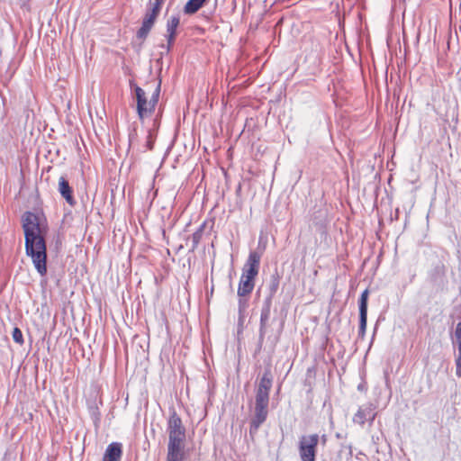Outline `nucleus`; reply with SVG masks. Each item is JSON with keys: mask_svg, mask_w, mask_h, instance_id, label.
Instances as JSON below:
<instances>
[{"mask_svg": "<svg viewBox=\"0 0 461 461\" xmlns=\"http://www.w3.org/2000/svg\"><path fill=\"white\" fill-rule=\"evenodd\" d=\"M369 290L366 289L362 292L358 306H359V330L358 334L364 337L366 330L367 322V303H368Z\"/></svg>", "mask_w": 461, "mask_h": 461, "instance_id": "7", "label": "nucleus"}, {"mask_svg": "<svg viewBox=\"0 0 461 461\" xmlns=\"http://www.w3.org/2000/svg\"><path fill=\"white\" fill-rule=\"evenodd\" d=\"M122 455V444L118 442H113L106 447L103 456V461H120Z\"/></svg>", "mask_w": 461, "mask_h": 461, "instance_id": "12", "label": "nucleus"}, {"mask_svg": "<svg viewBox=\"0 0 461 461\" xmlns=\"http://www.w3.org/2000/svg\"><path fill=\"white\" fill-rule=\"evenodd\" d=\"M157 16L147 12L143 19L142 25L137 32L138 38L144 39L147 37L152 26L154 25Z\"/></svg>", "mask_w": 461, "mask_h": 461, "instance_id": "13", "label": "nucleus"}, {"mask_svg": "<svg viewBox=\"0 0 461 461\" xmlns=\"http://www.w3.org/2000/svg\"><path fill=\"white\" fill-rule=\"evenodd\" d=\"M203 233V227H201L198 230H196L194 233L192 234V241H193V248L194 249L197 244L199 243Z\"/></svg>", "mask_w": 461, "mask_h": 461, "instance_id": "20", "label": "nucleus"}, {"mask_svg": "<svg viewBox=\"0 0 461 461\" xmlns=\"http://www.w3.org/2000/svg\"><path fill=\"white\" fill-rule=\"evenodd\" d=\"M261 255L257 251H250L242 268L240 277L255 280L259 271Z\"/></svg>", "mask_w": 461, "mask_h": 461, "instance_id": "6", "label": "nucleus"}, {"mask_svg": "<svg viewBox=\"0 0 461 461\" xmlns=\"http://www.w3.org/2000/svg\"><path fill=\"white\" fill-rule=\"evenodd\" d=\"M270 317V300L266 303V305L261 310L260 314V327H259V342L263 341V339L267 332V324Z\"/></svg>", "mask_w": 461, "mask_h": 461, "instance_id": "14", "label": "nucleus"}, {"mask_svg": "<svg viewBox=\"0 0 461 461\" xmlns=\"http://www.w3.org/2000/svg\"><path fill=\"white\" fill-rule=\"evenodd\" d=\"M207 0H189L185 7L184 11L187 14H193L196 13L206 2Z\"/></svg>", "mask_w": 461, "mask_h": 461, "instance_id": "17", "label": "nucleus"}, {"mask_svg": "<svg viewBox=\"0 0 461 461\" xmlns=\"http://www.w3.org/2000/svg\"><path fill=\"white\" fill-rule=\"evenodd\" d=\"M180 18L177 15L170 16L167 21V34L166 38L167 40V50H170L176 35V29L179 26Z\"/></svg>", "mask_w": 461, "mask_h": 461, "instance_id": "10", "label": "nucleus"}, {"mask_svg": "<svg viewBox=\"0 0 461 461\" xmlns=\"http://www.w3.org/2000/svg\"><path fill=\"white\" fill-rule=\"evenodd\" d=\"M272 387V375L270 370H266L263 374L256 393L255 403L268 404L269 392Z\"/></svg>", "mask_w": 461, "mask_h": 461, "instance_id": "5", "label": "nucleus"}, {"mask_svg": "<svg viewBox=\"0 0 461 461\" xmlns=\"http://www.w3.org/2000/svg\"><path fill=\"white\" fill-rule=\"evenodd\" d=\"M456 375H461V354L456 358Z\"/></svg>", "mask_w": 461, "mask_h": 461, "instance_id": "22", "label": "nucleus"}, {"mask_svg": "<svg viewBox=\"0 0 461 461\" xmlns=\"http://www.w3.org/2000/svg\"><path fill=\"white\" fill-rule=\"evenodd\" d=\"M13 339L18 343L23 344V337L21 330L19 328H14L13 330Z\"/></svg>", "mask_w": 461, "mask_h": 461, "instance_id": "19", "label": "nucleus"}, {"mask_svg": "<svg viewBox=\"0 0 461 461\" xmlns=\"http://www.w3.org/2000/svg\"><path fill=\"white\" fill-rule=\"evenodd\" d=\"M268 404L255 403L254 417L250 422V433H255L267 420Z\"/></svg>", "mask_w": 461, "mask_h": 461, "instance_id": "8", "label": "nucleus"}, {"mask_svg": "<svg viewBox=\"0 0 461 461\" xmlns=\"http://www.w3.org/2000/svg\"><path fill=\"white\" fill-rule=\"evenodd\" d=\"M183 445L168 444L167 461H183Z\"/></svg>", "mask_w": 461, "mask_h": 461, "instance_id": "16", "label": "nucleus"}, {"mask_svg": "<svg viewBox=\"0 0 461 461\" xmlns=\"http://www.w3.org/2000/svg\"><path fill=\"white\" fill-rule=\"evenodd\" d=\"M23 228L26 254L31 257L37 272L43 276L47 273V254L44 230L40 217L32 212H26L23 217Z\"/></svg>", "mask_w": 461, "mask_h": 461, "instance_id": "1", "label": "nucleus"}, {"mask_svg": "<svg viewBox=\"0 0 461 461\" xmlns=\"http://www.w3.org/2000/svg\"><path fill=\"white\" fill-rule=\"evenodd\" d=\"M375 418V407L373 404H366L358 409L353 417V421L359 425H364L366 420L373 421Z\"/></svg>", "mask_w": 461, "mask_h": 461, "instance_id": "9", "label": "nucleus"}, {"mask_svg": "<svg viewBox=\"0 0 461 461\" xmlns=\"http://www.w3.org/2000/svg\"><path fill=\"white\" fill-rule=\"evenodd\" d=\"M168 444L183 445L185 438V430L182 425V420L176 412H173L168 420Z\"/></svg>", "mask_w": 461, "mask_h": 461, "instance_id": "4", "label": "nucleus"}, {"mask_svg": "<svg viewBox=\"0 0 461 461\" xmlns=\"http://www.w3.org/2000/svg\"><path fill=\"white\" fill-rule=\"evenodd\" d=\"M255 287V280L240 277L238 285V296H249Z\"/></svg>", "mask_w": 461, "mask_h": 461, "instance_id": "15", "label": "nucleus"}, {"mask_svg": "<svg viewBox=\"0 0 461 461\" xmlns=\"http://www.w3.org/2000/svg\"><path fill=\"white\" fill-rule=\"evenodd\" d=\"M319 440L318 434L303 435L299 438L298 452L301 461H315Z\"/></svg>", "mask_w": 461, "mask_h": 461, "instance_id": "3", "label": "nucleus"}, {"mask_svg": "<svg viewBox=\"0 0 461 461\" xmlns=\"http://www.w3.org/2000/svg\"><path fill=\"white\" fill-rule=\"evenodd\" d=\"M58 191L69 205L73 206L76 204L72 188L65 176L59 178Z\"/></svg>", "mask_w": 461, "mask_h": 461, "instance_id": "11", "label": "nucleus"}, {"mask_svg": "<svg viewBox=\"0 0 461 461\" xmlns=\"http://www.w3.org/2000/svg\"><path fill=\"white\" fill-rule=\"evenodd\" d=\"M134 93L139 118L143 120L150 116L155 111L160 94V83L157 85L149 98H148L146 92L140 86H136L134 87Z\"/></svg>", "mask_w": 461, "mask_h": 461, "instance_id": "2", "label": "nucleus"}, {"mask_svg": "<svg viewBox=\"0 0 461 461\" xmlns=\"http://www.w3.org/2000/svg\"><path fill=\"white\" fill-rule=\"evenodd\" d=\"M458 344V354H461V339H456Z\"/></svg>", "mask_w": 461, "mask_h": 461, "instance_id": "24", "label": "nucleus"}, {"mask_svg": "<svg viewBox=\"0 0 461 461\" xmlns=\"http://www.w3.org/2000/svg\"><path fill=\"white\" fill-rule=\"evenodd\" d=\"M248 296H239V313L241 315L248 308L249 306V300L247 298Z\"/></svg>", "mask_w": 461, "mask_h": 461, "instance_id": "18", "label": "nucleus"}, {"mask_svg": "<svg viewBox=\"0 0 461 461\" xmlns=\"http://www.w3.org/2000/svg\"><path fill=\"white\" fill-rule=\"evenodd\" d=\"M455 337L456 339H461V322H458L456 324V331H455Z\"/></svg>", "mask_w": 461, "mask_h": 461, "instance_id": "23", "label": "nucleus"}, {"mask_svg": "<svg viewBox=\"0 0 461 461\" xmlns=\"http://www.w3.org/2000/svg\"><path fill=\"white\" fill-rule=\"evenodd\" d=\"M162 3L161 1H155L153 7L150 11H148L149 14H153L155 16L158 17L160 8H161Z\"/></svg>", "mask_w": 461, "mask_h": 461, "instance_id": "21", "label": "nucleus"}]
</instances>
